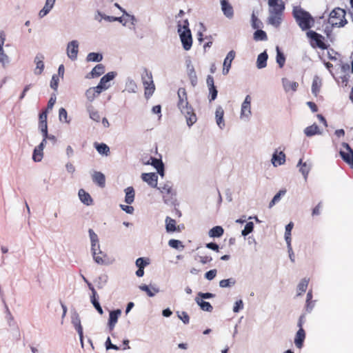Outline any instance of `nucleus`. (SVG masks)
Here are the masks:
<instances>
[{"label":"nucleus","instance_id":"f257e3e1","mask_svg":"<svg viewBox=\"0 0 353 353\" xmlns=\"http://www.w3.org/2000/svg\"><path fill=\"white\" fill-rule=\"evenodd\" d=\"M177 95L179 98L177 107L180 110L181 112L184 115L187 125L189 127H191L196 122L197 118L193 108L189 105L185 89L180 88L178 90Z\"/></svg>","mask_w":353,"mask_h":353},{"label":"nucleus","instance_id":"f03ea898","mask_svg":"<svg viewBox=\"0 0 353 353\" xmlns=\"http://www.w3.org/2000/svg\"><path fill=\"white\" fill-rule=\"evenodd\" d=\"M269 16L268 22L275 28L281 24L285 10V3L283 0H268Z\"/></svg>","mask_w":353,"mask_h":353},{"label":"nucleus","instance_id":"7ed1b4c3","mask_svg":"<svg viewBox=\"0 0 353 353\" xmlns=\"http://www.w3.org/2000/svg\"><path fill=\"white\" fill-rule=\"evenodd\" d=\"M188 26L187 19L178 22V33L185 50H189L192 45V34Z\"/></svg>","mask_w":353,"mask_h":353},{"label":"nucleus","instance_id":"20e7f679","mask_svg":"<svg viewBox=\"0 0 353 353\" xmlns=\"http://www.w3.org/2000/svg\"><path fill=\"white\" fill-rule=\"evenodd\" d=\"M293 16L299 27L303 30L309 29L314 23L313 18L310 13L303 10L301 7L294 8Z\"/></svg>","mask_w":353,"mask_h":353},{"label":"nucleus","instance_id":"39448f33","mask_svg":"<svg viewBox=\"0 0 353 353\" xmlns=\"http://www.w3.org/2000/svg\"><path fill=\"white\" fill-rule=\"evenodd\" d=\"M328 22L332 26H344L347 23L345 11L340 8H334L330 14Z\"/></svg>","mask_w":353,"mask_h":353},{"label":"nucleus","instance_id":"423d86ee","mask_svg":"<svg viewBox=\"0 0 353 353\" xmlns=\"http://www.w3.org/2000/svg\"><path fill=\"white\" fill-rule=\"evenodd\" d=\"M141 79L145 89V96L148 98L152 95L155 90L152 72L144 68L141 73Z\"/></svg>","mask_w":353,"mask_h":353},{"label":"nucleus","instance_id":"0eeeda50","mask_svg":"<svg viewBox=\"0 0 353 353\" xmlns=\"http://www.w3.org/2000/svg\"><path fill=\"white\" fill-rule=\"evenodd\" d=\"M251 103L252 97L248 94L241 103L239 118L244 122H248L251 119L252 114Z\"/></svg>","mask_w":353,"mask_h":353},{"label":"nucleus","instance_id":"6e6552de","mask_svg":"<svg viewBox=\"0 0 353 353\" xmlns=\"http://www.w3.org/2000/svg\"><path fill=\"white\" fill-rule=\"evenodd\" d=\"M307 36L311 39V45L312 47H318L321 49L326 48V46L323 41V37L321 34L310 30L307 32Z\"/></svg>","mask_w":353,"mask_h":353},{"label":"nucleus","instance_id":"1a4fd4ad","mask_svg":"<svg viewBox=\"0 0 353 353\" xmlns=\"http://www.w3.org/2000/svg\"><path fill=\"white\" fill-rule=\"evenodd\" d=\"M79 43L77 40H72L67 44L66 54L68 57L72 61L77 59Z\"/></svg>","mask_w":353,"mask_h":353},{"label":"nucleus","instance_id":"9d476101","mask_svg":"<svg viewBox=\"0 0 353 353\" xmlns=\"http://www.w3.org/2000/svg\"><path fill=\"white\" fill-rule=\"evenodd\" d=\"M286 156L283 151L280 150V148H276L271 159V163L274 167H278L285 163Z\"/></svg>","mask_w":353,"mask_h":353},{"label":"nucleus","instance_id":"9b49d317","mask_svg":"<svg viewBox=\"0 0 353 353\" xmlns=\"http://www.w3.org/2000/svg\"><path fill=\"white\" fill-rule=\"evenodd\" d=\"M342 146L346 149L347 152L341 150L339 154L343 160L353 168V150L348 143H343Z\"/></svg>","mask_w":353,"mask_h":353},{"label":"nucleus","instance_id":"f8f14e48","mask_svg":"<svg viewBox=\"0 0 353 353\" xmlns=\"http://www.w3.org/2000/svg\"><path fill=\"white\" fill-rule=\"evenodd\" d=\"M143 163L152 165L162 177L164 176V165L161 160L150 157L147 160L143 159Z\"/></svg>","mask_w":353,"mask_h":353},{"label":"nucleus","instance_id":"ddd939ff","mask_svg":"<svg viewBox=\"0 0 353 353\" xmlns=\"http://www.w3.org/2000/svg\"><path fill=\"white\" fill-rule=\"evenodd\" d=\"M117 75L115 72H109L104 75L97 85L102 92L108 90L110 87V81L113 80Z\"/></svg>","mask_w":353,"mask_h":353},{"label":"nucleus","instance_id":"4468645a","mask_svg":"<svg viewBox=\"0 0 353 353\" xmlns=\"http://www.w3.org/2000/svg\"><path fill=\"white\" fill-rule=\"evenodd\" d=\"M224 113V110L221 105H219L216 108L214 113L215 121L220 130H223L225 127V121L223 117Z\"/></svg>","mask_w":353,"mask_h":353},{"label":"nucleus","instance_id":"2eb2a0df","mask_svg":"<svg viewBox=\"0 0 353 353\" xmlns=\"http://www.w3.org/2000/svg\"><path fill=\"white\" fill-rule=\"evenodd\" d=\"M187 74L193 86H195L197 83V76L194 68V65L190 59L185 61Z\"/></svg>","mask_w":353,"mask_h":353},{"label":"nucleus","instance_id":"dca6fc26","mask_svg":"<svg viewBox=\"0 0 353 353\" xmlns=\"http://www.w3.org/2000/svg\"><path fill=\"white\" fill-rule=\"evenodd\" d=\"M101 92L102 91L97 86L90 87L85 92L86 100L89 102V103H91L99 96Z\"/></svg>","mask_w":353,"mask_h":353},{"label":"nucleus","instance_id":"f3484780","mask_svg":"<svg viewBox=\"0 0 353 353\" xmlns=\"http://www.w3.org/2000/svg\"><path fill=\"white\" fill-rule=\"evenodd\" d=\"M220 4L223 14L227 18L232 19L234 16V10L229 0H220Z\"/></svg>","mask_w":353,"mask_h":353},{"label":"nucleus","instance_id":"a211bd4d","mask_svg":"<svg viewBox=\"0 0 353 353\" xmlns=\"http://www.w3.org/2000/svg\"><path fill=\"white\" fill-rule=\"evenodd\" d=\"M94 261L99 265H104L108 263V258L105 254L99 250V248H96V250H92Z\"/></svg>","mask_w":353,"mask_h":353},{"label":"nucleus","instance_id":"6ab92c4d","mask_svg":"<svg viewBox=\"0 0 353 353\" xmlns=\"http://www.w3.org/2000/svg\"><path fill=\"white\" fill-rule=\"evenodd\" d=\"M44 57L43 54H38L35 57L34 59V63L36 65V67L34 70V73L36 75H40L43 70H44V63H43Z\"/></svg>","mask_w":353,"mask_h":353},{"label":"nucleus","instance_id":"aec40b11","mask_svg":"<svg viewBox=\"0 0 353 353\" xmlns=\"http://www.w3.org/2000/svg\"><path fill=\"white\" fill-rule=\"evenodd\" d=\"M141 179L152 187H155L157 185L158 176L154 172L143 173L141 175Z\"/></svg>","mask_w":353,"mask_h":353},{"label":"nucleus","instance_id":"412c9836","mask_svg":"<svg viewBox=\"0 0 353 353\" xmlns=\"http://www.w3.org/2000/svg\"><path fill=\"white\" fill-rule=\"evenodd\" d=\"M86 111L89 114L90 119L99 122L100 121V114L99 111L94 108L92 103L86 104Z\"/></svg>","mask_w":353,"mask_h":353},{"label":"nucleus","instance_id":"4be33fe9","mask_svg":"<svg viewBox=\"0 0 353 353\" xmlns=\"http://www.w3.org/2000/svg\"><path fill=\"white\" fill-rule=\"evenodd\" d=\"M297 167H299V171L303 174L304 179H307L312 168V164L308 162H303V160L301 159L298 162Z\"/></svg>","mask_w":353,"mask_h":353},{"label":"nucleus","instance_id":"5701e85b","mask_svg":"<svg viewBox=\"0 0 353 353\" xmlns=\"http://www.w3.org/2000/svg\"><path fill=\"white\" fill-rule=\"evenodd\" d=\"M121 314V311L120 310H113L110 312L108 325L110 331L113 330Z\"/></svg>","mask_w":353,"mask_h":353},{"label":"nucleus","instance_id":"b1692460","mask_svg":"<svg viewBox=\"0 0 353 353\" xmlns=\"http://www.w3.org/2000/svg\"><path fill=\"white\" fill-rule=\"evenodd\" d=\"M305 339V332L303 327H301V329H299L297 331L294 338V343L296 347L301 349L303 347Z\"/></svg>","mask_w":353,"mask_h":353},{"label":"nucleus","instance_id":"393cba45","mask_svg":"<svg viewBox=\"0 0 353 353\" xmlns=\"http://www.w3.org/2000/svg\"><path fill=\"white\" fill-rule=\"evenodd\" d=\"M165 228L168 232H180L179 226H176V221L169 216L165 219Z\"/></svg>","mask_w":353,"mask_h":353},{"label":"nucleus","instance_id":"a878e982","mask_svg":"<svg viewBox=\"0 0 353 353\" xmlns=\"http://www.w3.org/2000/svg\"><path fill=\"white\" fill-rule=\"evenodd\" d=\"M282 84L283 89L285 92H290V91H296L298 88V83L295 81H292L286 78L282 79Z\"/></svg>","mask_w":353,"mask_h":353},{"label":"nucleus","instance_id":"bb28decb","mask_svg":"<svg viewBox=\"0 0 353 353\" xmlns=\"http://www.w3.org/2000/svg\"><path fill=\"white\" fill-rule=\"evenodd\" d=\"M159 189L164 196H172L175 195V191L170 183H165L163 185L160 186Z\"/></svg>","mask_w":353,"mask_h":353},{"label":"nucleus","instance_id":"cd10ccee","mask_svg":"<svg viewBox=\"0 0 353 353\" xmlns=\"http://www.w3.org/2000/svg\"><path fill=\"white\" fill-rule=\"evenodd\" d=\"M322 85L321 79L318 76H314L312 85V92L314 95L317 96L320 92Z\"/></svg>","mask_w":353,"mask_h":353},{"label":"nucleus","instance_id":"c85d7f7f","mask_svg":"<svg viewBox=\"0 0 353 353\" xmlns=\"http://www.w3.org/2000/svg\"><path fill=\"white\" fill-rule=\"evenodd\" d=\"M72 323L75 327L76 330L77 331L78 334H79L80 339L82 341L83 339V327L81 324V320L78 314H75L72 318Z\"/></svg>","mask_w":353,"mask_h":353},{"label":"nucleus","instance_id":"c756f323","mask_svg":"<svg viewBox=\"0 0 353 353\" xmlns=\"http://www.w3.org/2000/svg\"><path fill=\"white\" fill-rule=\"evenodd\" d=\"M124 91L128 93H136L137 91V85L136 82L131 78H128L125 83Z\"/></svg>","mask_w":353,"mask_h":353},{"label":"nucleus","instance_id":"7c9ffc66","mask_svg":"<svg viewBox=\"0 0 353 353\" xmlns=\"http://www.w3.org/2000/svg\"><path fill=\"white\" fill-rule=\"evenodd\" d=\"M268 56L265 51L261 53L258 55L257 60H256V67L259 69H262L266 67L267 65V60H268Z\"/></svg>","mask_w":353,"mask_h":353},{"label":"nucleus","instance_id":"2f4dec72","mask_svg":"<svg viewBox=\"0 0 353 353\" xmlns=\"http://www.w3.org/2000/svg\"><path fill=\"white\" fill-rule=\"evenodd\" d=\"M93 181L98 184L99 186H104L105 183V178L103 173L100 172H94L92 174Z\"/></svg>","mask_w":353,"mask_h":353},{"label":"nucleus","instance_id":"473e14b6","mask_svg":"<svg viewBox=\"0 0 353 353\" xmlns=\"http://www.w3.org/2000/svg\"><path fill=\"white\" fill-rule=\"evenodd\" d=\"M43 157V150L42 149L41 145H37L33 150L32 154V160L34 162H40L41 161Z\"/></svg>","mask_w":353,"mask_h":353},{"label":"nucleus","instance_id":"72a5a7b5","mask_svg":"<svg viewBox=\"0 0 353 353\" xmlns=\"http://www.w3.org/2000/svg\"><path fill=\"white\" fill-rule=\"evenodd\" d=\"M304 133L307 137H312L316 134H321V132L320 131L316 124H313L305 128L304 130Z\"/></svg>","mask_w":353,"mask_h":353},{"label":"nucleus","instance_id":"f704fd0d","mask_svg":"<svg viewBox=\"0 0 353 353\" xmlns=\"http://www.w3.org/2000/svg\"><path fill=\"white\" fill-rule=\"evenodd\" d=\"M104 72V65L103 64H98L92 70V71L90 73V75L91 78H96L103 74Z\"/></svg>","mask_w":353,"mask_h":353},{"label":"nucleus","instance_id":"c9c22d12","mask_svg":"<svg viewBox=\"0 0 353 353\" xmlns=\"http://www.w3.org/2000/svg\"><path fill=\"white\" fill-rule=\"evenodd\" d=\"M94 146L97 152L105 156H108L110 154V148L105 143H94Z\"/></svg>","mask_w":353,"mask_h":353},{"label":"nucleus","instance_id":"e433bc0d","mask_svg":"<svg viewBox=\"0 0 353 353\" xmlns=\"http://www.w3.org/2000/svg\"><path fill=\"white\" fill-rule=\"evenodd\" d=\"M10 62L9 56L6 53L3 47L0 48V63L3 67H6Z\"/></svg>","mask_w":353,"mask_h":353},{"label":"nucleus","instance_id":"4c0bfd02","mask_svg":"<svg viewBox=\"0 0 353 353\" xmlns=\"http://www.w3.org/2000/svg\"><path fill=\"white\" fill-rule=\"evenodd\" d=\"M195 301L203 310L207 312H211L212 310L213 307L209 302L205 301L199 297H196Z\"/></svg>","mask_w":353,"mask_h":353},{"label":"nucleus","instance_id":"58836bf2","mask_svg":"<svg viewBox=\"0 0 353 353\" xmlns=\"http://www.w3.org/2000/svg\"><path fill=\"white\" fill-rule=\"evenodd\" d=\"M88 232L92 243V250H96V248H99L97 235L94 232V231L92 229H90Z\"/></svg>","mask_w":353,"mask_h":353},{"label":"nucleus","instance_id":"ea45409f","mask_svg":"<svg viewBox=\"0 0 353 353\" xmlns=\"http://www.w3.org/2000/svg\"><path fill=\"white\" fill-rule=\"evenodd\" d=\"M103 59V55L98 52H90L86 57L87 61L99 62Z\"/></svg>","mask_w":353,"mask_h":353},{"label":"nucleus","instance_id":"a19ab883","mask_svg":"<svg viewBox=\"0 0 353 353\" xmlns=\"http://www.w3.org/2000/svg\"><path fill=\"white\" fill-rule=\"evenodd\" d=\"M223 229L221 226H215L212 228L210 232L209 235L211 237H220L223 234Z\"/></svg>","mask_w":353,"mask_h":353},{"label":"nucleus","instance_id":"79ce46f5","mask_svg":"<svg viewBox=\"0 0 353 353\" xmlns=\"http://www.w3.org/2000/svg\"><path fill=\"white\" fill-rule=\"evenodd\" d=\"M309 280L306 279H303L297 286V293L298 295H301L303 292H305L307 288Z\"/></svg>","mask_w":353,"mask_h":353},{"label":"nucleus","instance_id":"37998d69","mask_svg":"<svg viewBox=\"0 0 353 353\" xmlns=\"http://www.w3.org/2000/svg\"><path fill=\"white\" fill-rule=\"evenodd\" d=\"M276 63L279 64L280 68H282L285 61V58L284 54L280 51L279 47H276Z\"/></svg>","mask_w":353,"mask_h":353},{"label":"nucleus","instance_id":"c03bdc74","mask_svg":"<svg viewBox=\"0 0 353 353\" xmlns=\"http://www.w3.org/2000/svg\"><path fill=\"white\" fill-rule=\"evenodd\" d=\"M139 288L140 290H141L142 291H144L147 293V294L152 297V296H154V294L156 293H157L159 292V290L158 289H156L154 288H150L149 286H148L147 285H140L139 286Z\"/></svg>","mask_w":353,"mask_h":353},{"label":"nucleus","instance_id":"a18cd8bd","mask_svg":"<svg viewBox=\"0 0 353 353\" xmlns=\"http://www.w3.org/2000/svg\"><path fill=\"white\" fill-rule=\"evenodd\" d=\"M294 224L292 222L288 223L285 227V238L287 243L290 245L291 241V231L293 228Z\"/></svg>","mask_w":353,"mask_h":353},{"label":"nucleus","instance_id":"49530a36","mask_svg":"<svg viewBox=\"0 0 353 353\" xmlns=\"http://www.w3.org/2000/svg\"><path fill=\"white\" fill-rule=\"evenodd\" d=\"M59 119L61 122L70 123V120L68 119L67 111L63 108H61L59 110Z\"/></svg>","mask_w":353,"mask_h":353},{"label":"nucleus","instance_id":"de8ad7c7","mask_svg":"<svg viewBox=\"0 0 353 353\" xmlns=\"http://www.w3.org/2000/svg\"><path fill=\"white\" fill-rule=\"evenodd\" d=\"M254 39L256 41H265L267 40V34L263 30H257L254 33Z\"/></svg>","mask_w":353,"mask_h":353},{"label":"nucleus","instance_id":"09e8293b","mask_svg":"<svg viewBox=\"0 0 353 353\" xmlns=\"http://www.w3.org/2000/svg\"><path fill=\"white\" fill-rule=\"evenodd\" d=\"M168 245L171 247V248H175V249H183L184 248V245H183L182 242L179 240H176V239H170L169 241H168Z\"/></svg>","mask_w":353,"mask_h":353},{"label":"nucleus","instance_id":"8fccbe9b","mask_svg":"<svg viewBox=\"0 0 353 353\" xmlns=\"http://www.w3.org/2000/svg\"><path fill=\"white\" fill-rule=\"evenodd\" d=\"M51 6L45 3L43 8L39 12L38 16L40 19L46 17L52 9Z\"/></svg>","mask_w":353,"mask_h":353},{"label":"nucleus","instance_id":"3c124183","mask_svg":"<svg viewBox=\"0 0 353 353\" xmlns=\"http://www.w3.org/2000/svg\"><path fill=\"white\" fill-rule=\"evenodd\" d=\"M253 229H254L253 223L248 222L245 225L244 229L242 230L241 234L243 236H245L248 235L250 233H251L252 232Z\"/></svg>","mask_w":353,"mask_h":353},{"label":"nucleus","instance_id":"603ef678","mask_svg":"<svg viewBox=\"0 0 353 353\" xmlns=\"http://www.w3.org/2000/svg\"><path fill=\"white\" fill-rule=\"evenodd\" d=\"M90 301H91L92 305H94V307H95V309L98 311V312L100 314H102L103 310H102V307H101L97 299L96 298V296H91Z\"/></svg>","mask_w":353,"mask_h":353},{"label":"nucleus","instance_id":"864d4df0","mask_svg":"<svg viewBox=\"0 0 353 353\" xmlns=\"http://www.w3.org/2000/svg\"><path fill=\"white\" fill-rule=\"evenodd\" d=\"M39 128L42 133V136L48 137V124L47 122L39 121Z\"/></svg>","mask_w":353,"mask_h":353},{"label":"nucleus","instance_id":"5fc2aeb1","mask_svg":"<svg viewBox=\"0 0 353 353\" xmlns=\"http://www.w3.org/2000/svg\"><path fill=\"white\" fill-rule=\"evenodd\" d=\"M59 82V77L57 74H54L52 77V79L50 81V88H52L54 91L57 90L58 85Z\"/></svg>","mask_w":353,"mask_h":353},{"label":"nucleus","instance_id":"6e6d98bb","mask_svg":"<svg viewBox=\"0 0 353 353\" xmlns=\"http://www.w3.org/2000/svg\"><path fill=\"white\" fill-rule=\"evenodd\" d=\"M232 61H229L228 59H225L223 61V74L226 75L228 74L230 69L231 68Z\"/></svg>","mask_w":353,"mask_h":353},{"label":"nucleus","instance_id":"4d7b16f0","mask_svg":"<svg viewBox=\"0 0 353 353\" xmlns=\"http://www.w3.org/2000/svg\"><path fill=\"white\" fill-rule=\"evenodd\" d=\"M235 281L232 280V279H223L220 281L219 285L221 288H227L230 287L231 284H234Z\"/></svg>","mask_w":353,"mask_h":353},{"label":"nucleus","instance_id":"13d9d810","mask_svg":"<svg viewBox=\"0 0 353 353\" xmlns=\"http://www.w3.org/2000/svg\"><path fill=\"white\" fill-rule=\"evenodd\" d=\"M261 25V22L260 20L254 15V14H252V26L254 29H258L260 28Z\"/></svg>","mask_w":353,"mask_h":353},{"label":"nucleus","instance_id":"bf43d9fd","mask_svg":"<svg viewBox=\"0 0 353 353\" xmlns=\"http://www.w3.org/2000/svg\"><path fill=\"white\" fill-rule=\"evenodd\" d=\"M125 199H134V190L132 187H128L125 189Z\"/></svg>","mask_w":353,"mask_h":353},{"label":"nucleus","instance_id":"052dcab7","mask_svg":"<svg viewBox=\"0 0 353 353\" xmlns=\"http://www.w3.org/2000/svg\"><path fill=\"white\" fill-rule=\"evenodd\" d=\"M148 263V261H145L143 258H139L136 261V265L139 268L144 269L145 266H146Z\"/></svg>","mask_w":353,"mask_h":353},{"label":"nucleus","instance_id":"680f3d73","mask_svg":"<svg viewBox=\"0 0 353 353\" xmlns=\"http://www.w3.org/2000/svg\"><path fill=\"white\" fill-rule=\"evenodd\" d=\"M216 273H217V271L216 269H213V270H211L208 272H207L205 274V277L208 279V280H212L213 279L215 278L216 275Z\"/></svg>","mask_w":353,"mask_h":353},{"label":"nucleus","instance_id":"e2e57ef3","mask_svg":"<svg viewBox=\"0 0 353 353\" xmlns=\"http://www.w3.org/2000/svg\"><path fill=\"white\" fill-rule=\"evenodd\" d=\"M56 100H57V97H56L55 94L52 95L50 99L48 101L46 110L52 109L54 103H56Z\"/></svg>","mask_w":353,"mask_h":353},{"label":"nucleus","instance_id":"0e129e2a","mask_svg":"<svg viewBox=\"0 0 353 353\" xmlns=\"http://www.w3.org/2000/svg\"><path fill=\"white\" fill-rule=\"evenodd\" d=\"M209 93L210 96V101H213L216 98L217 96V90L216 89V87L214 88H209Z\"/></svg>","mask_w":353,"mask_h":353},{"label":"nucleus","instance_id":"69168bd1","mask_svg":"<svg viewBox=\"0 0 353 353\" xmlns=\"http://www.w3.org/2000/svg\"><path fill=\"white\" fill-rule=\"evenodd\" d=\"M199 258L200 263L202 264H206L212 260V258L210 256H200Z\"/></svg>","mask_w":353,"mask_h":353},{"label":"nucleus","instance_id":"338daca9","mask_svg":"<svg viewBox=\"0 0 353 353\" xmlns=\"http://www.w3.org/2000/svg\"><path fill=\"white\" fill-rule=\"evenodd\" d=\"M179 317L182 320V321L187 324L189 323L190 317L187 312H182L181 314L179 316Z\"/></svg>","mask_w":353,"mask_h":353},{"label":"nucleus","instance_id":"774afa93","mask_svg":"<svg viewBox=\"0 0 353 353\" xmlns=\"http://www.w3.org/2000/svg\"><path fill=\"white\" fill-rule=\"evenodd\" d=\"M121 209L125 211L128 214H132L134 211V208L132 206L129 205H121Z\"/></svg>","mask_w":353,"mask_h":353}]
</instances>
